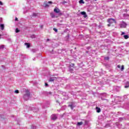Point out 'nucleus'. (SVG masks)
Returning <instances> with one entry per match:
<instances>
[{"label": "nucleus", "mask_w": 129, "mask_h": 129, "mask_svg": "<svg viewBox=\"0 0 129 129\" xmlns=\"http://www.w3.org/2000/svg\"><path fill=\"white\" fill-rule=\"evenodd\" d=\"M107 23L108 24H107L108 27H110L111 26H113V24H116V21H115V19L113 18H109L107 20Z\"/></svg>", "instance_id": "nucleus-1"}, {"label": "nucleus", "mask_w": 129, "mask_h": 129, "mask_svg": "<svg viewBox=\"0 0 129 129\" xmlns=\"http://www.w3.org/2000/svg\"><path fill=\"white\" fill-rule=\"evenodd\" d=\"M53 12L54 13H56V14H59V15H60V16H62V13H60V9H59L58 8H55L53 10Z\"/></svg>", "instance_id": "nucleus-2"}, {"label": "nucleus", "mask_w": 129, "mask_h": 129, "mask_svg": "<svg viewBox=\"0 0 129 129\" xmlns=\"http://www.w3.org/2000/svg\"><path fill=\"white\" fill-rule=\"evenodd\" d=\"M26 94H25L23 96L24 98H26V96H28L29 97V96H30V91H29V90H26Z\"/></svg>", "instance_id": "nucleus-3"}, {"label": "nucleus", "mask_w": 129, "mask_h": 129, "mask_svg": "<svg viewBox=\"0 0 129 129\" xmlns=\"http://www.w3.org/2000/svg\"><path fill=\"white\" fill-rule=\"evenodd\" d=\"M126 23L124 21H122V23L120 24V28H126Z\"/></svg>", "instance_id": "nucleus-4"}, {"label": "nucleus", "mask_w": 129, "mask_h": 129, "mask_svg": "<svg viewBox=\"0 0 129 129\" xmlns=\"http://www.w3.org/2000/svg\"><path fill=\"white\" fill-rule=\"evenodd\" d=\"M56 118H57V116L56 115V114H52L51 115V119H52V120H56Z\"/></svg>", "instance_id": "nucleus-5"}, {"label": "nucleus", "mask_w": 129, "mask_h": 129, "mask_svg": "<svg viewBox=\"0 0 129 129\" xmlns=\"http://www.w3.org/2000/svg\"><path fill=\"white\" fill-rule=\"evenodd\" d=\"M50 16L51 18H52V19H55V18H57V17H56L55 16V14H54V13H50Z\"/></svg>", "instance_id": "nucleus-6"}, {"label": "nucleus", "mask_w": 129, "mask_h": 129, "mask_svg": "<svg viewBox=\"0 0 129 129\" xmlns=\"http://www.w3.org/2000/svg\"><path fill=\"white\" fill-rule=\"evenodd\" d=\"M81 15H83L84 16V18H87V15H86V12L83 11L81 13Z\"/></svg>", "instance_id": "nucleus-7"}, {"label": "nucleus", "mask_w": 129, "mask_h": 129, "mask_svg": "<svg viewBox=\"0 0 129 129\" xmlns=\"http://www.w3.org/2000/svg\"><path fill=\"white\" fill-rule=\"evenodd\" d=\"M96 111L98 113H99V112H100V111H101V109H100V108H98V107H96Z\"/></svg>", "instance_id": "nucleus-8"}, {"label": "nucleus", "mask_w": 129, "mask_h": 129, "mask_svg": "<svg viewBox=\"0 0 129 129\" xmlns=\"http://www.w3.org/2000/svg\"><path fill=\"white\" fill-rule=\"evenodd\" d=\"M0 29L3 31L4 29H5V25L4 24H0Z\"/></svg>", "instance_id": "nucleus-9"}, {"label": "nucleus", "mask_w": 129, "mask_h": 129, "mask_svg": "<svg viewBox=\"0 0 129 129\" xmlns=\"http://www.w3.org/2000/svg\"><path fill=\"white\" fill-rule=\"evenodd\" d=\"M82 124H83V122L81 121V122H78L77 123V125H78L79 126L80 125H82Z\"/></svg>", "instance_id": "nucleus-10"}, {"label": "nucleus", "mask_w": 129, "mask_h": 129, "mask_svg": "<svg viewBox=\"0 0 129 129\" xmlns=\"http://www.w3.org/2000/svg\"><path fill=\"white\" fill-rule=\"evenodd\" d=\"M25 45L27 46V48H30V43H25Z\"/></svg>", "instance_id": "nucleus-11"}, {"label": "nucleus", "mask_w": 129, "mask_h": 129, "mask_svg": "<svg viewBox=\"0 0 129 129\" xmlns=\"http://www.w3.org/2000/svg\"><path fill=\"white\" fill-rule=\"evenodd\" d=\"M123 37H124V39H128V38H129L128 35H124Z\"/></svg>", "instance_id": "nucleus-12"}, {"label": "nucleus", "mask_w": 129, "mask_h": 129, "mask_svg": "<svg viewBox=\"0 0 129 129\" xmlns=\"http://www.w3.org/2000/svg\"><path fill=\"white\" fill-rule=\"evenodd\" d=\"M69 107H71L72 110H73V105L72 104L71 105H69Z\"/></svg>", "instance_id": "nucleus-13"}, {"label": "nucleus", "mask_w": 129, "mask_h": 129, "mask_svg": "<svg viewBox=\"0 0 129 129\" xmlns=\"http://www.w3.org/2000/svg\"><path fill=\"white\" fill-rule=\"evenodd\" d=\"M44 6H45V8L47 7H49V5H48L47 4V2L44 3Z\"/></svg>", "instance_id": "nucleus-14"}, {"label": "nucleus", "mask_w": 129, "mask_h": 129, "mask_svg": "<svg viewBox=\"0 0 129 129\" xmlns=\"http://www.w3.org/2000/svg\"><path fill=\"white\" fill-rule=\"evenodd\" d=\"M19 32H20V30L18 28H16V33H19Z\"/></svg>", "instance_id": "nucleus-15"}, {"label": "nucleus", "mask_w": 129, "mask_h": 129, "mask_svg": "<svg viewBox=\"0 0 129 129\" xmlns=\"http://www.w3.org/2000/svg\"><path fill=\"white\" fill-rule=\"evenodd\" d=\"M5 48V45H2L0 46V49H4Z\"/></svg>", "instance_id": "nucleus-16"}, {"label": "nucleus", "mask_w": 129, "mask_h": 129, "mask_svg": "<svg viewBox=\"0 0 129 129\" xmlns=\"http://www.w3.org/2000/svg\"><path fill=\"white\" fill-rule=\"evenodd\" d=\"M79 4H84L83 0H80Z\"/></svg>", "instance_id": "nucleus-17"}, {"label": "nucleus", "mask_w": 129, "mask_h": 129, "mask_svg": "<svg viewBox=\"0 0 129 129\" xmlns=\"http://www.w3.org/2000/svg\"><path fill=\"white\" fill-rule=\"evenodd\" d=\"M123 69H124V67L123 66H122L121 68V71H123Z\"/></svg>", "instance_id": "nucleus-18"}, {"label": "nucleus", "mask_w": 129, "mask_h": 129, "mask_svg": "<svg viewBox=\"0 0 129 129\" xmlns=\"http://www.w3.org/2000/svg\"><path fill=\"white\" fill-rule=\"evenodd\" d=\"M53 81H54V79H52V78H50V79H49V82H53Z\"/></svg>", "instance_id": "nucleus-19"}, {"label": "nucleus", "mask_w": 129, "mask_h": 129, "mask_svg": "<svg viewBox=\"0 0 129 129\" xmlns=\"http://www.w3.org/2000/svg\"><path fill=\"white\" fill-rule=\"evenodd\" d=\"M53 31H54V32H55L56 33L58 32V30L56 28H53Z\"/></svg>", "instance_id": "nucleus-20"}, {"label": "nucleus", "mask_w": 129, "mask_h": 129, "mask_svg": "<svg viewBox=\"0 0 129 129\" xmlns=\"http://www.w3.org/2000/svg\"><path fill=\"white\" fill-rule=\"evenodd\" d=\"M70 66H71V67H74V66H75V64L72 63V64H70Z\"/></svg>", "instance_id": "nucleus-21"}, {"label": "nucleus", "mask_w": 129, "mask_h": 129, "mask_svg": "<svg viewBox=\"0 0 129 129\" xmlns=\"http://www.w3.org/2000/svg\"><path fill=\"white\" fill-rule=\"evenodd\" d=\"M33 17H36V16H37V14H36V13H33Z\"/></svg>", "instance_id": "nucleus-22"}, {"label": "nucleus", "mask_w": 129, "mask_h": 129, "mask_svg": "<svg viewBox=\"0 0 129 129\" xmlns=\"http://www.w3.org/2000/svg\"><path fill=\"white\" fill-rule=\"evenodd\" d=\"M48 4H50L51 5H52L53 4V2H51V1H49L48 2Z\"/></svg>", "instance_id": "nucleus-23"}, {"label": "nucleus", "mask_w": 129, "mask_h": 129, "mask_svg": "<svg viewBox=\"0 0 129 129\" xmlns=\"http://www.w3.org/2000/svg\"><path fill=\"white\" fill-rule=\"evenodd\" d=\"M15 93H19V90H15Z\"/></svg>", "instance_id": "nucleus-24"}, {"label": "nucleus", "mask_w": 129, "mask_h": 129, "mask_svg": "<svg viewBox=\"0 0 129 129\" xmlns=\"http://www.w3.org/2000/svg\"><path fill=\"white\" fill-rule=\"evenodd\" d=\"M40 28H41V29H43V27H44V25H40L39 26Z\"/></svg>", "instance_id": "nucleus-25"}, {"label": "nucleus", "mask_w": 129, "mask_h": 129, "mask_svg": "<svg viewBox=\"0 0 129 129\" xmlns=\"http://www.w3.org/2000/svg\"><path fill=\"white\" fill-rule=\"evenodd\" d=\"M70 71L71 72H73V69H71L70 70Z\"/></svg>", "instance_id": "nucleus-26"}, {"label": "nucleus", "mask_w": 129, "mask_h": 129, "mask_svg": "<svg viewBox=\"0 0 129 129\" xmlns=\"http://www.w3.org/2000/svg\"><path fill=\"white\" fill-rule=\"evenodd\" d=\"M128 87H129V85H128V86H124V88H128Z\"/></svg>", "instance_id": "nucleus-27"}, {"label": "nucleus", "mask_w": 129, "mask_h": 129, "mask_svg": "<svg viewBox=\"0 0 129 129\" xmlns=\"http://www.w3.org/2000/svg\"><path fill=\"white\" fill-rule=\"evenodd\" d=\"M0 6H3V2L2 1H0Z\"/></svg>", "instance_id": "nucleus-28"}, {"label": "nucleus", "mask_w": 129, "mask_h": 129, "mask_svg": "<svg viewBox=\"0 0 129 129\" xmlns=\"http://www.w3.org/2000/svg\"><path fill=\"white\" fill-rule=\"evenodd\" d=\"M105 59L106 60H108L109 59V57H105Z\"/></svg>", "instance_id": "nucleus-29"}, {"label": "nucleus", "mask_w": 129, "mask_h": 129, "mask_svg": "<svg viewBox=\"0 0 129 129\" xmlns=\"http://www.w3.org/2000/svg\"><path fill=\"white\" fill-rule=\"evenodd\" d=\"M117 68L120 69V66H119V65H118L117 66Z\"/></svg>", "instance_id": "nucleus-30"}, {"label": "nucleus", "mask_w": 129, "mask_h": 129, "mask_svg": "<svg viewBox=\"0 0 129 129\" xmlns=\"http://www.w3.org/2000/svg\"><path fill=\"white\" fill-rule=\"evenodd\" d=\"M45 86H48V84L47 83H45Z\"/></svg>", "instance_id": "nucleus-31"}, {"label": "nucleus", "mask_w": 129, "mask_h": 129, "mask_svg": "<svg viewBox=\"0 0 129 129\" xmlns=\"http://www.w3.org/2000/svg\"><path fill=\"white\" fill-rule=\"evenodd\" d=\"M122 35H124V33H122L121 34V36H122Z\"/></svg>", "instance_id": "nucleus-32"}, {"label": "nucleus", "mask_w": 129, "mask_h": 129, "mask_svg": "<svg viewBox=\"0 0 129 129\" xmlns=\"http://www.w3.org/2000/svg\"><path fill=\"white\" fill-rule=\"evenodd\" d=\"M15 21H18V18L16 17V18H15Z\"/></svg>", "instance_id": "nucleus-33"}, {"label": "nucleus", "mask_w": 129, "mask_h": 129, "mask_svg": "<svg viewBox=\"0 0 129 129\" xmlns=\"http://www.w3.org/2000/svg\"><path fill=\"white\" fill-rule=\"evenodd\" d=\"M48 41H50V39H47V41L48 42Z\"/></svg>", "instance_id": "nucleus-34"}, {"label": "nucleus", "mask_w": 129, "mask_h": 129, "mask_svg": "<svg viewBox=\"0 0 129 129\" xmlns=\"http://www.w3.org/2000/svg\"><path fill=\"white\" fill-rule=\"evenodd\" d=\"M2 36V35L0 34V39H1V37Z\"/></svg>", "instance_id": "nucleus-35"}, {"label": "nucleus", "mask_w": 129, "mask_h": 129, "mask_svg": "<svg viewBox=\"0 0 129 129\" xmlns=\"http://www.w3.org/2000/svg\"><path fill=\"white\" fill-rule=\"evenodd\" d=\"M127 83H128V84H129V83H128V82H127Z\"/></svg>", "instance_id": "nucleus-36"}, {"label": "nucleus", "mask_w": 129, "mask_h": 129, "mask_svg": "<svg viewBox=\"0 0 129 129\" xmlns=\"http://www.w3.org/2000/svg\"><path fill=\"white\" fill-rule=\"evenodd\" d=\"M95 1H96V0H95Z\"/></svg>", "instance_id": "nucleus-37"}]
</instances>
